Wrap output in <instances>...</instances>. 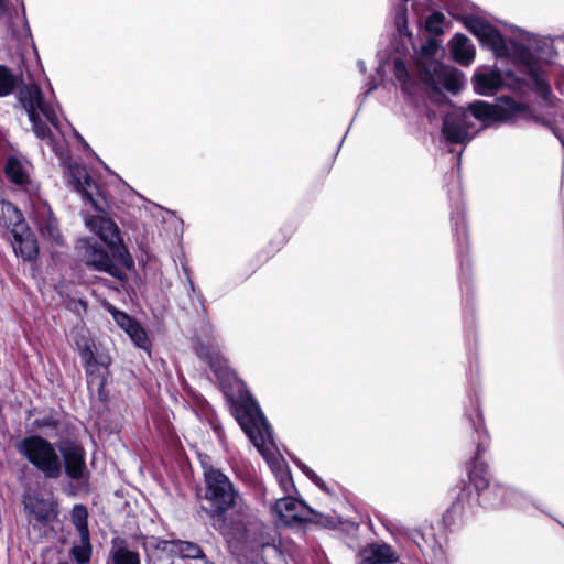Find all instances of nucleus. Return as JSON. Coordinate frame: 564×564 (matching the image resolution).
Listing matches in <instances>:
<instances>
[{"label":"nucleus","mask_w":564,"mask_h":564,"mask_svg":"<svg viewBox=\"0 0 564 564\" xmlns=\"http://www.w3.org/2000/svg\"><path fill=\"white\" fill-rule=\"evenodd\" d=\"M404 4L399 6L394 12V24L398 36L402 41L403 55L411 54L414 51L413 63L416 75L424 86L425 90L438 93L446 89L452 94H457L466 80L462 72L454 67L446 66L440 62L444 54L443 47L435 39H429L420 48L415 51L412 34L408 29V8L411 3L414 12L419 11L420 0H402Z\"/></svg>","instance_id":"obj_1"},{"label":"nucleus","mask_w":564,"mask_h":564,"mask_svg":"<svg viewBox=\"0 0 564 564\" xmlns=\"http://www.w3.org/2000/svg\"><path fill=\"white\" fill-rule=\"evenodd\" d=\"M235 417L275 476L284 496L296 491L286 462L278 454L272 431L258 403L248 394L234 404Z\"/></svg>","instance_id":"obj_2"},{"label":"nucleus","mask_w":564,"mask_h":564,"mask_svg":"<svg viewBox=\"0 0 564 564\" xmlns=\"http://www.w3.org/2000/svg\"><path fill=\"white\" fill-rule=\"evenodd\" d=\"M19 101L28 115L32 123L34 134L52 145L53 150L56 148L53 143L51 129L40 118V115L55 128H58V111L53 101L45 98L41 88L36 84H26L19 89Z\"/></svg>","instance_id":"obj_3"},{"label":"nucleus","mask_w":564,"mask_h":564,"mask_svg":"<svg viewBox=\"0 0 564 564\" xmlns=\"http://www.w3.org/2000/svg\"><path fill=\"white\" fill-rule=\"evenodd\" d=\"M204 498L209 503L210 518H221L241 499L229 477L214 467H204Z\"/></svg>","instance_id":"obj_4"},{"label":"nucleus","mask_w":564,"mask_h":564,"mask_svg":"<svg viewBox=\"0 0 564 564\" xmlns=\"http://www.w3.org/2000/svg\"><path fill=\"white\" fill-rule=\"evenodd\" d=\"M15 448L46 478L57 479L62 476L63 465L58 449L46 438L30 435L19 441Z\"/></svg>","instance_id":"obj_5"},{"label":"nucleus","mask_w":564,"mask_h":564,"mask_svg":"<svg viewBox=\"0 0 564 564\" xmlns=\"http://www.w3.org/2000/svg\"><path fill=\"white\" fill-rule=\"evenodd\" d=\"M470 426L474 431L476 442V456L474 466L469 471V480L477 491V499L480 494H484L491 485L489 482V474L487 466L482 462H478L479 456L489 446V435L485 429L481 411L477 404H473L465 413Z\"/></svg>","instance_id":"obj_6"},{"label":"nucleus","mask_w":564,"mask_h":564,"mask_svg":"<svg viewBox=\"0 0 564 564\" xmlns=\"http://www.w3.org/2000/svg\"><path fill=\"white\" fill-rule=\"evenodd\" d=\"M85 224L91 232L109 247L124 267H132L133 260L123 245L117 224L112 219L104 215H95L86 218Z\"/></svg>","instance_id":"obj_7"},{"label":"nucleus","mask_w":564,"mask_h":564,"mask_svg":"<svg viewBox=\"0 0 564 564\" xmlns=\"http://www.w3.org/2000/svg\"><path fill=\"white\" fill-rule=\"evenodd\" d=\"M77 249L83 262L91 270L109 274L110 276L123 281L126 274L123 270L115 263L109 253L95 240L83 238L77 241Z\"/></svg>","instance_id":"obj_8"},{"label":"nucleus","mask_w":564,"mask_h":564,"mask_svg":"<svg viewBox=\"0 0 564 564\" xmlns=\"http://www.w3.org/2000/svg\"><path fill=\"white\" fill-rule=\"evenodd\" d=\"M465 26L478 39L482 46L490 48L497 56L509 54L508 41L488 22L480 18L470 17L465 20Z\"/></svg>","instance_id":"obj_9"},{"label":"nucleus","mask_w":564,"mask_h":564,"mask_svg":"<svg viewBox=\"0 0 564 564\" xmlns=\"http://www.w3.org/2000/svg\"><path fill=\"white\" fill-rule=\"evenodd\" d=\"M479 502L486 508H499L503 506L523 508L531 502L528 494L501 484H492L484 494H480Z\"/></svg>","instance_id":"obj_10"},{"label":"nucleus","mask_w":564,"mask_h":564,"mask_svg":"<svg viewBox=\"0 0 564 564\" xmlns=\"http://www.w3.org/2000/svg\"><path fill=\"white\" fill-rule=\"evenodd\" d=\"M271 510L276 521L284 525L311 521L314 514L313 509L292 495L276 499Z\"/></svg>","instance_id":"obj_11"},{"label":"nucleus","mask_w":564,"mask_h":564,"mask_svg":"<svg viewBox=\"0 0 564 564\" xmlns=\"http://www.w3.org/2000/svg\"><path fill=\"white\" fill-rule=\"evenodd\" d=\"M30 514L32 529H39L40 535L46 534L52 522L57 518V503L53 498L30 496L24 501Z\"/></svg>","instance_id":"obj_12"},{"label":"nucleus","mask_w":564,"mask_h":564,"mask_svg":"<svg viewBox=\"0 0 564 564\" xmlns=\"http://www.w3.org/2000/svg\"><path fill=\"white\" fill-rule=\"evenodd\" d=\"M58 454L63 470L73 480L84 479L87 475L86 452L74 441H62L58 444Z\"/></svg>","instance_id":"obj_13"},{"label":"nucleus","mask_w":564,"mask_h":564,"mask_svg":"<svg viewBox=\"0 0 564 564\" xmlns=\"http://www.w3.org/2000/svg\"><path fill=\"white\" fill-rule=\"evenodd\" d=\"M32 219L41 235L57 245L62 243L63 237L57 219L54 217L50 205L40 197L31 199Z\"/></svg>","instance_id":"obj_14"},{"label":"nucleus","mask_w":564,"mask_h":564,"mask_svg":"<svg viewBox=\"0 0 564 564\" xmlns=\"http://www.w3.org/2000/svg\"><path fill=\"white\" fill-rule=\"evenodd\" d=\"M106 308L111 314L116 324L124 330L137 347L148 352L151 350V341L145 329L134 318L109 303L106 305Z\"/></svg>","instance_id":"obj_15"},{"label":"nucleus","mask_w":564,"mask_h":564,"mask_svg":"<svg viewBox=\"0 0 564 564\" xmlns=\"http://www.w3.org/2000/svg\"><path fill=\"white\" fill-rule=\"evenodd\" d=\"M68 177L72 187L78 192L84 199L90 202L96 209H101L95 197L98 187L89 176L85 166L77 163L69 164Z\"/></svg>","instance_id":"obj_16"},{"label":"nucleus","mask_w":564,"mask_h":564,"mask_svg":"<svg viewBox=\"0 0 564 564\" xmlns=\"http://www.w3.org/2000/svg\"><path fill=\"white\" fill-rule=\"evenodd\" d=\"M12 248L24 261L34 260L39 253L37 241L29 227L12 234Z\"/></svg>","instance_id":"obj_17"},{"label":"nucleus","mask_w":564,"mask_h":564,"mask_svg":"<svg viewBox=\"0 0 564 564\" xmlns=\"http://www.w3.org/2000/svg\"><path fill=\"white\" fill-rule=\"evenodd\" d=\"M31 165L28 161L18 156H9L6 162L4 173L7 177L17 186L29 189Z\"/></svg>","instance_id":"obj_18"},{"label":"nucleus","mask_w":564,"mask_h":564,"mask_svg":"<svg viewBox=\"0 0 564 564\" xmlns=\"http://www.w3.org/2000/svg\"><path fill=\"white\" fill-rule=\"evenodd\" d=\"M398 555L388 544H372L361 552L359 564H389L395 563Z\"/></svg>","instance_id":"obj_19"},{"label":"nucleus","mask_w":564,"mask_h":564,"mask_svg":"<svg viewBox=\"0 0 564 564\" xmlns=\"http://www.w3.org/2000/svg\"><path fill=\"white\" fill-rule=\"evenodd\" d=\"M453 58L462 64L469 65L475 58V46L464 34L457 33L449 42Z\"/></svg>","instance_id":"obj_20"},{"label":"nucleus","mask_w":564,"mask_h":564,"mask_svg":"<svg viewBox=\"0 0 564 564\" xmlns=\"http://www.w3.org/2000/svg\"><path fill=\"white\" fill-rule=\"evenodd\" d=\"M502 84V76L498 70L478 72L474 76L475 91L480 95H492Z\"/></svg>","instance_id":"obj_21"},{"label":"nucleus","mask_w":564,"mask_h":564,"mask_svg":"<svg viewBox=\"0 0 564 564\" xmlns=\"http://www.w3.org/2000/svg\"><path fill=\"white\" fill-rule=\"evenodd\" d=\"M0 223L8 228L11 234L22 230L28 226L22 213L12 203L8 200L0 202Z\"/></svg>","instance_id":"obj_22"},{"label":"nucleus","mask_w":564,"mask_h":564,"mask_svg":"<svg viewBox=\"0 0 564 564\" xmlns=\"http://www.w3.org/2000/svg\"><path fill=\"white\" fill-rule=\"evenodd\" d=\"M476 497L473 495L470 488L466 485L457 488L455 494V501L453 502L449 513L454 516H463L471 511Z\"/></svg>","instance_id":"obj_23"},{"label":"nucleus","mask_w":564,"mask_h":564,"mask_svg":"<svg viewBox=\"0 0 564 564\" xmlns=\"http://www.w3.org/2000/svg\"><path fill=\"white\" fill-rule=\"evenodd\" d=\"M173 545L175 552H177L183 557L193 560L202 558L204 560L205 564H213L206 558L202 547L194 542L178 540L173 542Z\"/></svg>","instance_id":"obj_24"},{"label":"nucleus","mask_w":564,"mask_h":564,"mask_svg":"<svg viewBox=\"0 0 564 564\" xmlns=\"http://www.w3.org/2000/svg\"><path fill=\"white\" fill-rule=\"evenodd\" d=\"M198 356L209 364L210 369L219 378H225L228 375V367L226 361L220 359L218 354L214 351H206L204 348L198 350Z\"/></svg>","instance_id":"obj_25"},{"label":"nucleus","mask_w":564,"mask_h":564,"mask_svg":"<svg viewBox=\"0 0 564 564\" xmlns=\"http://www.w3.org/2000/svg\"><path fill=\"white\" fill-rule=\"evenodd\" d=\"M88 510L84 505H75L72 510V522L75 525L79 536H84L89 534L88 530Z\"/></svg>","instance_id":"obj_26"},{"label":"nucleus","mask_w":564,"mask_h":564,"mask_svg":"<svg viewBox=\"0 0 564 564\" xmlns=\"http://www.w3.org/2000/svg\"><path fill=\"white\" fill-rule=\"evenodd\" d=\"M110 558L112 564H141L139 553L124 546L112 550Z\"/></svg>","instance_id":"obj_27"},{"label":"nucleus","mask_w":564,"mask_h":564,"mask_svg":"<svg viewBox=\"0 0 564 564\" xmlns=\"http://www.w3.org/2000/svg\"><path fill=\"white\" fill-rule=\"evenodd\" d=\"M72 553L78 563H87L91 555L90 535H86V539L84 536H79V543L73 546Z\"/></svg>","instance_id":"obj_28"},{"label":"nucleus","mask_w":564,"mask_h":564,"mask_svg":"<svg viewBox=\"0 0 564 564\" xmlns=\"http://www.w3.org/2000/svg\"><path fill=\"white\" fill-rule=\"evenodd\" d=\"M393 65L395 77L400 82L403 90L412 94V87L415 85V83L410 80L409 72L404 62L401 58L395 57Z\"/></svg>","instance_id":"obj_29"},{"label":"nucleus","mask_w":564,"mask_h":564,"mask_svg":"<svg viewBox=\"0 0 564 564\" xmlns=\"http://www.w3.org/2000/svg\"><path fill=\"white\" fill-rule=\"evenodd\" d=\"M76 346L84 366L86 368L93 366L96 362V359L91 340L83 337L77 340Z\"/></svg>","instance_id":"obj_30"},{"label":"nucleus","mask_w":564,"mask_h":564,"mask_svg":"<svg viewBox=\"0 0 564 564\" xmlns=\"http://www.w3.org/2000/svg\"><path fill=\"white\" fill-rule=\"evenodd\" d=\"M15 87V79L9 68L0 65V97L10 95Z\"/></svg>","instance_id":"obj_31"},{"label":"nucleus","mask_w":564,"mask_h":564,"mask_svg":"<svg viewBox=\"0 0 564 564\" xmlns=\"http://www.w3.org/2000/svg\"><path fill=\"white\" fill-rule=\"evenodd\" d=\"M297 466L300 467V469L318 487L321 488L323 491L327 492V494H333V489L329 488V486L314 471L312 470L308 466H306L305 464L301 463V462H296Z\"/></svg>","instance_id":"obj_32"},{"label":"nucleus","mask_w":564,"mask_h":564,"mask_svg":"<svg viewBox=\"0 0 564 564\" xmlns=\"http://www.w3.org/2000/svg\"><path fill=\"white\" fill-rule=\"evenodd\" d=\"M444 20L445 15L442 12L435 11L427 17L425 28L431 33H441Z\"/></svg>","instance_id":"obj_33"},{"label":"nucleus","mask_w":564,"mask_h":564,"mask_svg":"<svg viewBox=\"0 0 564 564\" xmlns=\"http://www.w3.org/2000/svg\"><path fill=\"white\" fill-rule=\"evenodd\" d=\"M0 23L7 30H11L12 32H14L12 14L10 12V9H9L6 0H0Z\"/></svg>","instance_id":"obj_34"},{"label":"nucleus","mask_w":564,"mask_h":564,"mask_svg":"<svg viewBox=\"0 0 564 564\" xmlns=\"http://www.w3.org/2000/svg\"><path fill=\"white\" fill-rule=\"evenodd\" d=\"M412 540L420 550H423L421 541H424V536L419 531L412 533Z\"/></svg>","instance_id":"obj_35"},{"label":"nucleus","mask_w":564,"mask_h":564,"mask_svg":"<svg viewBox=\"0 0 564 564\" xmlns=\"http://www.w3.org/2000/svg\"><path fill=\"white\" fill-rule=\"evenodd\" d=\"M35 425L37 427H45V426H55V423L52 419H42V420H36Z\"/></svg>","instance_id":"obj_36"},{"label":"nucleus","mask_w":564,"mask_h":564,"mask_svg":"<svg viewBox=\"0 0 564 564\" xmlns=\"http://www.w3.org/2000/svg\"><path fill=\"white\" fill-rule=\"evenodd\" d=\"M358 67H359V69H360L362 73H365V70H366V66H365V63H364L362 61H359V62H358Z\"/></svg>","instance_id":"obj_37"},{"label":"nucleus","mask_w":564,"mask_h":564,"mask_svg":"<svg viewBox=\"0 0 564 564\" xmlns=\"http://www.w3.org/2000/svg\"><path fill=\"white\" fill-rule=\"evenodd\" d=\"M188 286H189V289H191V291H192L193 293H195V292H196L195 286H194V283H193V281H192L191 279H188Z\"/></svg>","instance_id":"obj_38"},{"label":"nucleus","mask_w":564,"mask_h":564,"mask_svg":"<svg viewBox=\"0 0 564 564\" xmlns=\"http://www.w3.org/2000/svg\"><path fill=\"white\" fill-rule=\"evenodd\" d=\"M215 432L218 434V436H220V429L215 426Z\"/></svg>","instance_id":"obj_39"},{"label":"nucleus","mask_w":564,"mask_h":564,"mask_svg":"<svg viewBox=\"0 0 564 564\" xmlns=\"http://www.w3.org/2000/svg\"><path fill=\"white\" fill-rule=\"evenodd\" d=\"M78 139L84 143L85 147H87V144L85 143V141L82 139V135H78Z\"/></svg>","instance_id":"obj_40"}]
</instances>
